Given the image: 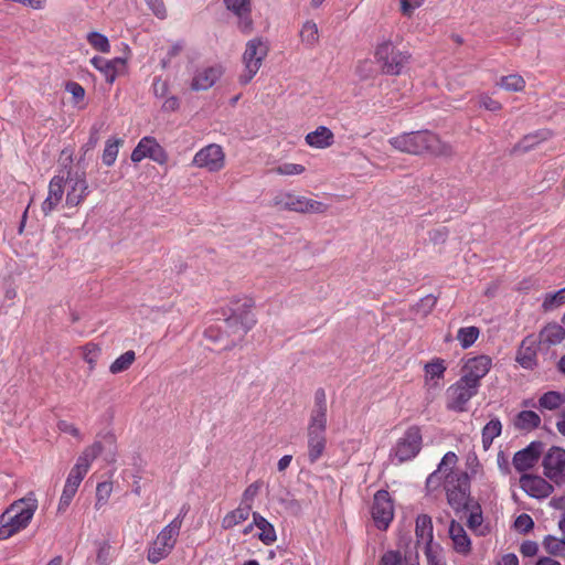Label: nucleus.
Returning <instances> with one entry per match:
<instances>
[{"mask_svg":"<svg viewBox=\"0 0 565 565\" xmlns=\"http://www.w3.org/2000/svg\"><path fill=\"white\" fill-rule=\"evenodd\" d=\"M565 339V329L558 323H548L540 332V343L555 345Z\"/></svg>","mask_w":565,"mask_h":565,"instance_id":"obj_32","label":"nucleus"},{"mask_svg":"<svg viewBox=\"0 0 565 565\" xmlns=\"http://www.w3.org/2000/svg\"><path fill=\"white\" fill-rule=\"evenodd\" d=\"M415 534L418 542L426 544V553L430 552V544L433 542V521L428 514H419L416 518Z\"/></svg>","mask_w":565,"mask_h":565,"instance_id":"obj_27","label":"nucleus"},{"mask_svg":"<svg viewBox=\"0 0 565 565\" xmlns=\"http://www.w3.org/2000/svg\"><path fill=\"white\" fill-rule=\"evenodd\" d=\"M104 445L100 441H95L86 447L78 456L73 469L86 475L89 470L92 462L103 452Z\"/></svg>","mask_w":565,"mask_h":565,"instance_id":"obj_26","label":"nucleus"},{"mask_svg":"<svg viewBox=\"0 0 565 565\" xmlns=\"http://www.w3.org/2000/svg\"><path fill=\"white\" fill-rule=\"evenodd\" d=\"M492 361L488 355H478L469 359L465 366V374L461 379L471 383L479 388L480 380L483 379L490 371Z\"/></svg>","mask_w":565,"mask_h":565,"instance_id":"obj_17","label":"nucleus"},{"mask_svg":"<svg viewBox=\"0 0 565 565\" xmlns=\"http://www.w3.org/2000/svg\"><path fill=\"white\" fill-rule=\"evenodd\" d=\"M262 488L260 481H255L250 483L243 492L242 501L239 504L242 505H250L253 504L254 499L257 497L259 490Z\"/></svg>","mask_w":565,"mask_h":565,"instance_id":"obj_49","label":"nucleus"},{"mask_svg":"<svg viewBox=\"0 0 565 565\" xmlns=\"http://www.w3.org/2000/svg\"><path fill=\"white\" fill-rule=\"evenodd\" d=\"M449 536L454 543V550L457 553L468 555L471 552V540L462 524L452 520L449 525Z\"/></svg>","mask_w":565,"mask_h":565,"instance_id":"obj_24","label":"nucleus"},{"mask_svg":"<svg viewBox=\"0 0 565 565\" xmlns=\"http://www.w3.org/2000/svg\"><path fill=\"white\" fill-rule=\"evenodd\" d=\"M250 307L252 305L244 302L243 310H233V313L224 320L223 329L227 338L223 345L224 350L234 348L255 326L256 319L249 309Z\"/></svg>","mask_w":565,"mask_h":565,"instance_id":"obj_4","label":"nucleus"},{"mask_svg":"<svg viewBox=\"0 0 565 565\" xmlns=\"http://www.w3.org/2000/svg\"><path fill=\"white\" fill-rule=\"evenodd\" d=\"M250 511V505L239 504L236 509L226 513L221 523L222 527L224 530H230L241 524L248 519Z\"/></svg>","mask_w":565,"mask_h":565,"instance_id":"obj_33","label":"nucleus"},{"mask_svg":"<svg viewBox=\"0 0 565 565\" xmlns=\"http://www.w3.org/2000/svg\"><path fill=\"white\" fill-rule=\"evenodd\" d=\"M327 396L323 388L315 393V405L310 413L309 422L327 423Z\"/></svg>","mask_w":565,"mask_h":565,"instance_id":"obj_34","label":"nucleus"},{"mask_svg":"<svg viewBox=\"0 0 565 565\" xmlns=\"http://www.w3.org/2000/svg\"><path fill=\"white\" fill-rule=\"evenodd\" d=\"M273 203L279 209L298 213L321 214L328 207L323 202L292 193H280L274 198Z\"/></svg>","mask_w":565,"mask_h":565,"instance_id":"obj_8","label":"nucleus"},{"mask_svg":"<svg viewBox=\"0 0 565 565\" xmlns=\"http://www.w3.org/2000/svg\"><path fill=\"white\" fill-rule=\"evenodd\" d=\"M135 352L129 350L118 356L109 366V371L113 374L121 373L130 367L135 361Z\"/></svg>","mask_w":565,"mask_h":565,"instance_id":"obj_40","label":"nucleus"},{"mask_svg":"<svg viewBox=\"0 0 565 565\" xmlns=\"http://www.w3.org/2000/svg\"><path fill=\"white\" fill-rule=\"evenodd\" d=\"M305 167L298 163H282L278 166L275 171L280 175H296L301 174L305 171Z\"/></svg>","mask_w":565,"mask_h":565,"instance_id":"obj_52","label":"nucleus"},{"mask_svg":"<svg viewBox=\"0 0 565 565\" xmlns=\"http://www.w3.org/2000/svg\"><path fill=\"white\" fill-rule=\"evenodd\" d=\"M372 518L379 530H386L394 518V505L388 491L379 490L374 494Z\"/></svg>","mask_w":565,"mask_h":565,"instance_id":"obj_11","label":"nucleus"},{"mask_svg":"<svg viewBox=\"0 0 565 565\" xmlns=\"http://www.w3.org/2000/svg\"><path fill=\"white\" fill-rule=\"evenodd\" d=\"M445 371L446 366L444 365V361L440 359H436L425 365L426 375L430 379H441Z\"/></svg>","mask_w":565,"mask_h":565,"instance_id":"obj_48","label":"nucleus"},{"mask_svg":"<svg viewBox=\"0 0 565 565\" xmlns=\"http://www.w3.org/2000/svg\"><path fill=\"white\" fill-rule=\"evenodd\" d=\"M146 2L157 18L164 19L167 17V10L162 0H146Z\"/></svg>","mask_w":565,"mask_h":565,"instance_id":"obj_57","label":"nucleus"},{"mask_svg":"<svg viewBox=\"0 0 565 565\" xmlns=\"http://www.w3.org/2000/svg\"><path fill=\"white\" fill-rule=\"evenodd\" d=\"M379 565H403L402 554L398 551H387L382 555Z\"/></svg>","mask_w":565,"mask_h":565,"instance_id":"obj_53","label":"nucleus"},{"mask_svg":"<svg viewBox=\"0 0 565 565\" xmlns=\"http://www.w3.org/2000/svg\"><path fill=\"white\" fill-rule=\"evenodd\" d=\"M76 490L67 487L64 484V488H63V491H62V494H61V498H60V502H58V505H57V512L58 513H63L66 511V509L70 507L74 495L76 494Z\"/></svg>","mask_w":565,"mask_h":565,"instance_id":"obj_51","label":"nucleus"},{"mask_svg":"<svg viewBox=\"0 0 565 565\" xmlns=\"http://www.w3.org/2000/svg\"><path fill=\"white\" fill-rule=\"evenodd\" d=\"M516 362L524 369L532 370L536 366L535 340L525 338L516 352Z\"/></svg>","mask_w":565,"mask_h":565,"instance_id":"obj_25","label":"nucleus"},{"mask_svg":"<svg viewBox=\"0 0 565 565\" xmlns=\"http://www.w3.org/2000/svg\"><path fill=\"white\" fill-rule=\"evenodd\" d=\"M374 57L384 75L398 76L411 63L412 55L391 40H383L376 45Z\"/></svg>","mask_w":565,"mask_h":565,"instance_id":"obj_3","label":"nucleus"},{"mask_svg":"<svg viewBox=\"0 0 565 565\" xmlns=\"http://www.w3.org/2000/svg\"><path fill=\"white\" fill-rule=\"evenodd\" d=\"M225 8L238 19V28L243 32L252 30L250 0H223Z\"/></svg>","mask_w":565,"mask_h":565,"instance_id":"obj_20","label":"nucleus"},{"mask_svg":"<svg viewBox=\"0 0 565 565\" xmlns=\"http://www.w3.org/2000/svg\"><path fill=\"white\" fill-rule=\"evenodd\" d=\"M223 75V67L221 65H213L200 68L195 72L191 88L193 90H206L211 88Z\"/></svg>","mask_w":565,"mask_h":565,"instance_id":"obj_21","label":"nucleus"},{"mask_svg":"<svg viewBox=\"0 0 565 565\" xmlns=\"http://www.w3.org/2000/svg\"><path fill=\"white\" fill-rule=\"evenodd\" d=\"M547 131H537L535 134L526 135L520 142L514 147V152H527L532 150L541 141L547 139Z\"/></svg>","mask_w":565,"mask_h":565,"instance_id":"obj_36","label":"nucleus"},{"mask_svg":"<svg viewBox=\"0 0 565 565\" xmlns=\"http://www.w3.org/2000/svg\"><path fill=\"white\" fill-rule=\"evenodd\" d=\"M113 486L109 482H100L96 488V503L97 509L102 508L109 499Z\"/></svg>","mask_w":565,"mask_h":565,"instance_id":"obj_47","label":"nucleus"},{"mask_svg":"<svg viewBox=\"0 0 565 565\" xmlns=\"http://www.w3.org/2000/svg\"><path fill=\"white\" fill-rule=\"evenodd\" d=\"M66 90L72 94L73 98L76 100L83 99L85 96V89L83 86L76 82H68L66 84Z\"/></svg>","mask_w":565,"mask_h":565,"instance_id":"obj_61","label":"nucleus"},{"mask_svg":"<svg viewBox=\"0 0 565 565\" xmlns=\"http://www.w3.org/2000/svg\"><path fill=\"white\" fill-rule=\"evenodd\" d=\"M267 53L268 46L260 39H253L247 42L243 54L245 70L239 76L241 84L246 85L253 79L262 66V62L266 57Z\"/></svg>","mask_w":565,"mask_h":565,"instance_id":"obj_7","label":"nucleus"},{"mask_svg":"<svg viewBox=\"0 0 565 565\" xmlns=\"http://www.w3.org/2000/svg\"><path fill=\"white\" fill-rule=\"evenodd\" d=\"M388 143L395 150L412 156L450 157L452 147L430 130L402 132L391 137Z\"/></svg>","mask_w":565,"mask_h":565,"instance_id":"obj_1","label":"nucleus"},{"mask_svg":"<svg viewBox=\"0 0 565 565\" xmlns=\"http://www.w3.org/2000/svg\"><path fill=\"white\" fill-rule=\"evenodd\" d=\"M65 183L68 184V190L66 193V205L68 207L79 205L89 193L88 183L86 181V172L84 170L81 172H72L71 170L67 171Z\"/></svg>","mask_w":565,"mask_h":565,"instance_id":"obj_14","label":"nucleus"},{"mask_svg":"<svg viewBox=\"0 0 565 565\" xmlns=\"http://www.w3.org/2000/svg\"><path fill=\"white\" fill-rule=\"evenodd\" d=\"M565 303V287L556 292H548L544 296L542 308L544 311H552Z\"/></svg>","mask_w":565,"mask_h":565,"instance_id":"obj_41","label":"nucleus"},{"mask_svg":"<svg viewBox=\"0 0 565 565\" xmlns=\"http://www.w3.org/2000/svg\"><path fill=\"white\" fill-rule=\"evenodd\" d=\"M521 489L532 498H547L554 490V487L544 478L534 475H523L520 478Z\"/></svg>","mask_w":565,"mask_h":565,"instance_id":"obj_19","label":"nucleus"},{"mask_svg":"<svg viewBox=\"0 0 565 565\" xmlns=\"http://www.w3.org/2000/svg\"><path fill=\"white\" fill-rule=\"evenodd\" d=\"M425 0H401V11L405 17H412L414 10L423 6Z\"/></svg>","mask_w":565,"mask_h":565,"instance_id":"obj_56","label":"nucleus"},{"mask_svg":"<svg viewBox=\"0 0 565 565\" xmlns=\"http://www.w3.org/2000/svg\"><path fill=\"white\" fill-rule=\"evenodd\" d=\"M478 390L477 386L460 377L447 390V409L457 413L466 412L468 402L477 395Z\"/></svg>","mask_w":565,"mask_h":565,"instance_id":"obj_9","label":"nucleus"},{"mask_svg":"<svg viewBox=\"0 0 565 565\" xmlns=\"http://www.w3.org/2000/svg\"><path fill=\"white\" fill-rule=\"evenodd\" d=\"M185 513L186 510L183 508L181 513L166 525L157 535L147 554V559L151 564H157L164 559L174 548Z\"/></svg>","mask_w":565,"mask_h":565,"instance_id":"obj_5","label":"nucleus"},{"mask_svg":"<svg viewBox=\"0 0 565 565\" xmlns=\"http://www.w3.org/2000/svg\"><path fill=\"white\" fill-rule=\"evenodd\" d=\"M501 433L502 424L498 417L492 418L490 422H488L481 431L483 449L488 450L491 447L493 439L500 436Z\"/></svg>","mask_w":565,"mask_h":565,"instance_id":"obj_35","label":"nucleus"},{"mask_svg":"<svg viewBox=\"0 0 565 565\" xmlns=\"http://www.w3.org/2000/svg\"><path fill=\"white\" fill-rule=\"evenodd\" d=\"M327 423L309 422L307 427L308 460L316 463L327 447Z\"/></svg>","mask_w":565,"mask_h":565,"instance_id":"obj_12","label":"nucleus"},{"mask_svg":"<svg viewBox=\"0 0 565 565\" xmlns=\"http://www.w3.org/2000/svg\"><path fill=\"white\" fill-rule=\"evenodd\" d=\"M65 178L55 175L49 183V193L41 205V210L45 216L50 215L61 203L64 195Z\"/></svg>","mask_w":565,"mask_h":565,"instance_id":"obj_23","label":"nucleus"},{"mask_svg":"<svg viewBox=\"0 0 565 565\" xmlns=\"http://www.w3.org/2000/svg\"><path fill=\"white\" fill-rule=\"evenodd\" d=\"M467 512H469L467 519L468 527L477 535L484 536L488 533V526L483 525V514L481 505L478 501L473 504H470Z\"/></svg>","mask_w":565,"mask_h":565,"instance_id":"obj_30","label":"nucleus"},{"mask_svg":"<svg viewBox=\"0 0 565 565\" xmlns=\"http://www.w3.org/2000/svg\"><path fill=\"white\" fill-rule=\"evenodd\" d=\"M300 38L307 45H316L319 41L318 25L313 21L305 22L300 30Z\"/></svg>","mask_w":565,"mask_h":565,"instance_id":"obj_42","label":"nucleus"},{"mask_svg":"<svg viewBox=\"0 0 565 565\" xmlns=\"http://www.w3.org/2000/svg\"><path fill=\"white\" fill-rule=\"evenodd\" d=\"M539 545L534 541H525L521 544L520 552L525 557H532L537 554Z\"/></svg>","mask_w":565,"mask_h":565,"instance_id":"obj_60","label":"nucleus"},{"mask_svg":"<svg viewBox=\"0 0 565 565\" xmlns=\"http://www.w3.org/2000/svg\"><path fill=\"white\" fill-rule=\"evenodd\" d=\"M38 505L34 492H29L25 497L11 503L0 515V541L8 540L28 527Z\"/></svg>","mask_w":565,"mask_h":565,"instance_id":"obj_2","label":"nucleus"},{"mask_svg":"<svg viewBox=\"0 0 565 565\" xmlns=\"http://www.w3.org/2000/svg\"><path fill=\"white\" fill-rule=\"evenodd\" d=\"M543 444L541 441H532L525 448L516 451L513 456L512 463L518 472H524L535 466L537 462Z\"/></svg>","mask_w":565,"mask_h":565,"instance_id":"obj_18","label":"nucleus"},{"mask_svg":"<svg viewBox=\"0 0 565 565\" xmlns=\"http://www.w3.org/2000/svg\"><path fill=\"white\" fill-rule=\"evenodd\" d=\"M514 527L518 532L526 534L534 527L533 519L527 513H522L515 519Z\"/></svg>","mask_w":565,"mask_h":565,"instance_id":"obj_50","label":"nucleus"},{"mask_svg":"<svg viewBox=\"0 0 565 565\" xmlns=\"http://www.w3.org/2000/svg\"><path fill=\"white\" fill-rule=\"evenodd\" d=\"M153 94L157 97H164L169 90L168 83L159 77H156L152 84Z\"/></svg>","mask_w":565,"mask_h":565,"instance_id":"obj_62","label":"nucleus"},{"mask_svg":"<svg viewBox=\"0 0 565 565\" xmlns=\"http://www.w3.org/2000/svg\"><path fill=\"white\" fill-rule=\"evenodd\" d=\"M480 106L490 111H498L501 109V104L489 96L480 97Z\"/></svg>","mask_w":565,"mask_h":565,"instance_id":"obj_64","label":"nucleus"},{"mask_svg":"<svg viewBox=\"0 0 565 565\" xmlns=\"http://www.w3.org/2000/svg\"><path fill=\"white\" fill-rule=\"evenodd\" d=\"M145 158H150L159 164L168 161L166 150L158 143L153 137H143L131 152V161L140 162Z\"/></svg>","mask_w":565,"mask_h":565,"instance_id":"obj_15","label":"nucleus"},{"mask_svg":"<svg viewBox=\"0 0 565 565\" xmlns=\"http://www.w3.org/2000/svg\"><path fill=\"white\" fill-rule=\"evenodd\" d=\"M541 425V417L533 411H521L513 419V426L520 431H531Z\"/></svg>","mask_w":565,"mask_h":565,"instance_id":"obj_31","label":"nucleus"},{"mask_svg":"<svg viewBox=\"0 0 565 565\" xmlns=\"http://www.w3.org/2000/svg\"><path fill=\"white\" fill-rule=\"evenodd\" d=\"M87 42L97 51L102 53L110 52V44L108 38L99 32H89L87 34Z\"/></svg>","mask_w":565,"mask_h":565,"instance_id":"obj_44","label":"nucleus"},{"mask_svg":"<svg viewBox=\"0 0 565 565\" xmlns=\"http://www.w3.org/2000/svg\"><path fill=\"white\" fill-rule=\"evenodd\" d=\"M447 501L456 514L467 512L470 504L476 502L470 495V482L467 473H462L457 478V483L447 486Z\"/></svg>","mask_w":565,"mask_h":565,"instance_id":"obj_10","label":"nucleus"},{"mask_svg":"<svg viewBox=\"0 0 565 565\" xmlns=\"http://www.w3.org/2000/svg\"><path fill=\"white\" fill-rule=\"evenodd\" d=\"M500 86L510 92H520L525 87V81L516 74L508 75L501 77Z\"/></svg>","mask_w":565,"mask_h":565,"instance_id":"obj_46","label":"nucleus"},{"mask_svg":"<svg viewBox=\"0 0 565 565\" xmlns=\"http://www.w3.org/2000/svg\"><path fill=\"white\" fill-rule=\"evenodd\" d=\"M90 64L105 76L107 83L113 84L117 75L124 71L126 60L122 57L107 60L102 56H94Z\"/></svg>","mask_w":565,"mask_h":565,"instance_id":"obj_22","label":"nucleus"},{"mask_svg":"<svg viewBox=\"0 0 565 565\" xmlns=\"http://www.w3.org/2000/svg\"><path fill=\"white\" fill-rule=\"evenodd\" d=\"M543 546L547 553L555 555V556H561L564 554L565 539L559 540V539H556L555 536L547 535V536H545V539L543 541Z\"/></svg>","mask_w":565,"mask_h":565,"instance_id":"obj_45","label":"nucleus"},{"mask_svg":"<svg viewBox=\"0 0 565 565\" xmlns=\"http://www.w3.org/2000/svg\"><path fill=\"white\" fill-rule=\"evenodd\" d=\"M306 142L310 147L324 149L334 142V135L328 127L319 126L315 131L307 134Z\"/></svg>","mask_w":565,"mask_h":565,"instance_id":"obj_28","label":"nucleus"},{"mask_svg":"<svg viewBox=\"0 0 565 565\" xmlns=\"http://www.w3.org/2000/svg\"><path fill=\"white\" fill-rule=\"evenodd\" d=\"M96 562L98 565H108L110 563V546L107 543H103L99 546Z\"/></svg>","mask_w":565,"mask_h":565,"instance_id":"obj_58","label":"nucleus"},{"mask_svg":"<svg viewBox=\"0 0 565 565\" xmlns=\"http://www.w3.org/2000/svg\"><path fill=\"white\" fill-rule=\"evenodd\" d=\"M457 455L452 451H448L443 457L440 463L438 465V470L443 473H446L447 471L451 470V467L457 462Z\"/></svg>","mask_w":565,"mask_h":565,"instance_id":"obj_55","label":"nucleus"},{"mask_svg":"<svg viewBox=\"0 0 565 565\" xmlns=\"http://www.w3.org/2000/svg\"><path fill=\"white\" fill-rule=\"evenodd\" d=\"M564 403V395L556 391L544 393L539 398V406L543 409L554 411L562 406Z\"/></svg>","mask_w":565,"mask_h":565,"instance_id":"obj_37","label":"nucleus"},{"mask_svg":"<svg viewBox=\"0 0 565 565\" xmlns=\"http://www.w3.org/2000/svg\"><path fill=\"white\" fill-rule=\"evenodd\" d=\"M279 502L285 507L287 511L294 514H297L301 511V504L295 498L280 499Z\"/></svg>","mask_w":565,"mask_h":565,"instance_id":"obj_63","label":"nucleus"},{"mask_svg":"<svg viewBox=\"0 0 565 565\" xmlns=\"http://www.w3.org/2000/svg\"><path fill=\"white\" fill-rule=\"evenodd\" d=\"M204 335L207 340L212 342H222L224 337H226L224 329H217L214 327H210L205 330Z\"/></svg>","mask_w":565,"mask_h":565,"instance_id":"obj_59","label":"nucleus"},{"mask_svg":"<svg viewBox=\"0 0 565 565\" xmlns=\"http://www.w3.org/2000/svg\"><path fill=\"white\" fill-rule=\"evenodd\" d=\"M85 476L86 475L82 473L81 471H77L72 468L66 478L65 486L77 491V489H78L79 484L82 483Z\"/></svg>","mask_w":565,"mask_h":565,"instance_id":"obj_54","label":"nucleus"},{"mask_svg":"<svg viewBox=\"0 0 565 565\" xmlns=\"http://www.w3.org/2000/svg\"><path fill=\"white\" fill-rule=\"evenodd\" d=\"M254 524L259 529L258 540L265 545H270L277 541V534L274 525L258 512H253Z\"/></svg>","mask_w":565,"mask_h":565,"instance_id":"obj_29","label":"nucleus"},{"mask_svg":"<svg viewBox=\"0 0 565 565\" xmlns=\"http://www.w3.org/2000/svg\"><path fill=\"white\" fill-rule=\"evenodd\" d=\"M120 142L121 140L119 139H108L106 141L105 149L103 151V162L105 166L110 167L115 163Z\"/></svg>","mask_w":565,"mask_h":565,"instance_id":"obj_43","label":"nucleus"},{"mask_svg":"<svg viewBox=\"0 0 565 565\" xmlns=\"http://www.w3.org/2000/svg\"><path fill=\"white\" fill-rule=\"evenodd\" d=\"M423 435L417 425L409 426L404 435L397 439L391 449L390 457L396 459L397 463L413 460L422 450Z\"/></svg>","mask_w":565,"mask_h":565,"instance_id":"obj_6","label":"nucleus"},{"mask_svg":"<svg viewBox=\"0 0 565 565\" xmlns=\"http://www.w3.org/2000/svg\"><path fill=\"white\" fill-rule=\"evenodd\" d=\"M480 330L475 326L462 327L457 332V340L462 349L470 348L479 338Z\"/></svg>","mask_w":565,"mask_h":565,"instance_id":"obj_39","label":"nucleus"},{"mask_svg":"<svg viewBox=\"0 0 565 565\" xmlns=\"http://www.w3.org/2000/svg\"><path fill=\"white\" fill-rule=\"evenodd\" d=\"M543 471L545 477L555 483L565 482V449L551 447L543 458Z\"/></svg>","mask_w":565,"mask_h":565,"instance_id":"obj_13","label":"nucleus"},{"mask_svg":"<svg viewBox=\"0 0 565 565\" xmlns=\"http://www.w3.org/2000/svg\"><path fill=\"white\" fill-rule=\"evenodd\" d=\"M103 126V122H95L90 127L88 140L85 145H83L81 149L83 151V156L78 160V166H82L84 163L85 156L87 154V152L92 151L97 146Z\"/></svg>","mask_w":565,"mask_h":565,"instance_id":"obj_38","label":"nucleus"},{"mask_svg":"<svg viewBox=\"0 0 565 565\" xmlns=\"http://www.w3.org/2000/svg\"><path fill=\"white\" fill-rule=\"evenodd\" d=\"M193 163L199 168H205L211 172L220 171L224 167V152L221 146L211 143L193 158Z\"/></svg>","mask_w":565,"mask_h":565,"instance_id":"obj_16","label":"nucleus"}]
</instances>
